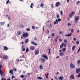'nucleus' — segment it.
Masks as SVG:
<instances>
[{
	"mask_svg": "<svg viewBox=\"0 0 80 80\" xmlns=\"http://www.w3.org/2000/svg\"><path fill=\"white\" fill-rule=\"evenodd\" d=\"M22 36L24 38H26V37H27L28 36V33L26 32L23 33L22 34Z\"/></svg>",
	"mask_w": 80,
	"mask_h": 80,
	"instance_id": "f257e3e1",
	"label": "nucleus"
},
{
	"mask_svg": "<svg viewBox=\"0 0 80 80\" xmlns=\"http://www.w3.org/2000/svg\"><path fill=\"white\" fill-rule=\"evenodd\" d=\"M60 2H57L55 4V7H58L60 5Z\"/></svg>",
	"mask_w": 80,
	"mask_h": 80,
	"instance_id": "f03ea898",
	"label": "nucleus"
},
{
	"mask_svg": "<svg viewBox=\"0 0 80 80\" xmlns=\"http://www.w3.org/2000/svg\"><path fill=\"white\" fill-rule=\"evenodd\" d=\"M42 57H43V58H44L45 59H46V60H48V56L45 54L42 55Z\"/></svg>",
	"mask_w": 80,
	"mask_h": 80,
	"instance_id": "7ed1b4c3",
	"label": "nucleus"
},
{
	"mask_svg": "<svg viewBox=\"0 0 80 80\" xmlns=\"http://www.w3.org/2000/svg\"><path fill=\"white\" fill-rule=\"evenodd\" d=\"M73 15H75V12H72L69 15V18H72Z\"/></svg>",
	"mask_w": 80,
	"mask_h": 80,
	"instance_id": "20e7f679",
	"label": "nucleus"
},
{
	"mask_svg": "<svg viewBox=\"0 0 80 80\" xmlns=\"http://www.w3.org/2000/svg\"><path fill=\"white\" fill-rule=\"evenodd\" d=\"M39 53V50H38V49H36L35 51L34 54L35 55H38Z\"/></svg>",
	"mask_w": 80,
	"mask_h": 80,
	"instance_id": "39448f33",
	"label": "nucleus"
},
{
	"mask_svg": "<svg viewBox=\"0 0 80 80\" xmlns=\"http://www.w3.org/2000/svg\"><path fill=\"white\" fill-rule=\"evenodd\" d=\"M75 66L72 64V62L70 64V67H71V68H75Z\"/></svg>",
	"mask_w": 80,
	"mask_h": 80,
	"instance_id": "423d86ee",
	"label": "nucleus"
},
{
	"mask_svg": "<svg viewBox=\"0 0 80 80\" xmlns=\"http://www.w3.org/2000/svg\"><path fill=\"white\" fill-rule=\"evenodd\" d=\"M0 74L1 76H4V73L3 71L2 70V69H0Z\"/></svg>",
	"mask_w": 80,
	"mask_h": 80,
	"instance_id": "0eeeda50",
	"label": "nucleus"
},
{
	"mask_svg": "<svg viewBox=\"0 0 80 80\" xmlns=\"http://www.w3.org/2000/svg\"><path fill=\"white\" fill-rule=\"evenodd\" d=\"M29 49L30 50H34L35 49V48L34 46H30Z\"/></svg>",
	"mask_w": 80,
	"mask_h": 80,
	"instance_id": "6e6552de",
	"label": "nucleus"
},
{
	"mask_svg": "<svg viewBox=\"0 0 80 80\" xmlns=\"http://www.w3.org/2000/svg\"><path fill=\"white\" fill-rule=\"evenodd\" d=\"M31 44H32V45H35L36 46L38 45V44L35 43V42H34L33 41H31Z\"/></svg>",
	"mask_w": 80,
	"mask_h": 80,
	"instance_id": "1a4fd4ad",
	"label": "nucleus"
},
{
	"mask_svg": "<svg viewBox=\"0 0 80 80\" xmlns=\"http://www.w3.org/2000/svg\"><path fill=\"white\" fill-rule=\"evenodd\" d=\"M8 57L7 55H4L3 56V58L4 59V60H7V59H8Z\"/></svg>",
	"mask_w": 80,
	"mask_h": 80,
	"instance_id": "9d476101",
	"label": "nucleus"
},
{
	"mask_svg": "<svg viewBox=\"0 0 80 80\" xmlns=\"http://www.w3.org/2000/svg\"><path fill=\"white\" fill-rule=\"evenodd\" d=\"M74 17L75 18V20H76V21H77V22L78 21V20H79V16H75Z\"/></svg>",
	"mask_w": 80,
	"mask_h": 80,
	"instance_id": "9b49d317",
	"label": "nucleus"
},
{
	"mask_svg": "<svg viewBox=\"0 0 80 80\" xmlns=\"http://www.w3.org/2000/svg\"><path fill=\"white\" fill-rule=\"evenodd\" d=\"M74 76L73 75V74H72L71 76H70V77H69V78H70V79H74Z\"/></svg>",
	"mask_w": 80,
	"mask_h": 80,
	"instance_id": "f8f14e48",
	"label": "nucleus"
},
{
	"mask_svg": "<svg viewBox=\"0 0 80 80\" xmlns=\"http://www.w3.org/2000/svg\"><path fill=\"white\" fill-rule=\"evenodd\" d=\"M76 73H79V72H80V68H78L76 70Z\"/></svg>",
	"mask_w": 80,
	"mask_h": 80,
	"instance_id": "ddd939ff",
	"label": "nucleus"
},
{
	"mask_svg": "<svg viewBox=\"0 0 80 80\" xmlns=\"http://www.w3.org/2000/svg\"><path fill=\"white\" fill-rule=\"evenodd\" d=\"M9 73L13 75V71L12 70H10L9 71Z\"/></svg>",
	"mask_w": 80,
	"mask_h": 80,
	"instance_id": "4468645a",
	"label": "nucleus"
},
{
	"mask_svg": "<svg viewBox=\"0 0 80 80\" xmlns=\"http://www.w3.org/2000/svg\"><path fill=\"white\" fill-rule=\"evenodd\" d=\"M75 48H76V46H75L74 45L72 47V51H73V52L74 51L75 49Z\"/></svg>",
	"mask_w": 80,
	"mask_h": 80,
	"instance_id": "2eb2a0df",
	"label": "nucleus"
},
{
	"mask_svg": "<svg viewBox=\"0 0 80 80\" xmlns=\"http://www.w3.org/2000/svg\"><path fill=\"white\" fill-rule=\"evenodd\" d=\"M58 79L59 80H63V76H61L58 78Z\"/></svg>",
	"mask_w": 80,
	"mask_h": 80,
	"instance_id": "dca6fc26",
	"label": "nucleus"
},
{
	"mask_svg": "<svg viewBox=\"0 0 80 80\" xmlns=\"http://www.w3.org/2000/svg\"><path fill=\"white\" fill-rule=\"evenodd\" d=\"M59 55L60 56H63V55H64V53H63V52H62L59 53Z\"/></svg>",
	"mask_w": 80,
	"mask_h": 80,
	"instance_id": "f3484780",
	"label": "nucleus"
},
{
	"mask_svg": "<svg viewBox=\"0 0 80 80\" xmlns=\"http://www.w3.org/2000/svg\"><path fill=\"white\" fill-rule=\"evenodd\" d=\"M17 34L18 35H20L21 34V32H20V31H18L17 32Z\"/></svg>",
	"mask_w": 80,
	"mask_h": 80,
	"instance_id": "a211bd4d",
	"label": "nucleus"
},
{
	"mask_svg": "<svg viewBox=\"0 0 80 80\" xmlns=\"http://www.w3.org/2000/svg\"><path fill=\"white\" fill-rule=\"evenodd\" d=\"M4 50H8V48L6 46H4Z\"/></svg>",
	"mask_w": 80,
	"mask_h": 80,
	"instance_id": "6ab92c4d",
	"label": "nucleus"
},
{
	"mask_svg": "<svg viewBox=\"0 0 80 80\" xmlns=\"http://www.w3.org/2000/svg\"><path fill=\"white\" fill-rule=\"evenodd\" d=\"M37 79L39 80H43V78L40 77H38Z\"/></svg>",
	"mask_w": 80,
	"mask_h": 80,
	"instance_id": "aec40b11",
	"label": "nucleus"
},
{
	"mask_svg": "<svg viewBox=\"0 0 80 80\" xmlns=\"http://www.w3.org/2000/svg\"><path fill=\"white\" fill-rule=\"evenodd\" d=\"M65 51H66V48H64L62 49V51L63 52H65Z\"/></svg>",
	"mask_w": 80,
	"mask_h": 80,
	"instance_id": "412c9836",
	"label": "nucleus"
},
{
	"mask_svg": "<svg viewBox=\"0 0 80 80\" xmlns=\"http://www.w3.org/2000/svg\"><path fill=\"white\" fill-rule=\"evenodd\" d=\"M40 6L42 8H43V6H44V4L42 3H41L40 4Z\"/></svg>",
	"mask_w": 80,
	"mask_h": 80,
	"instance_id": "4be33fe9",
	"label": "nucleus"
},
{
	"mask_svg": "<svg viewBox=\"0 0 80 80\" xmlns=\"http://www.w3.org/2000/svg\"><path fill=\"white\" fill-rule=\"evenodd\" d=\"M40 60H41L42 62H45V59L44 58H41V59H40Z\"/></svg>",
	"mask_w": 80,
	"mask_h": 80,
	"instance_id": "5701e85b",
	"label": "nucleus"
},
{
	"mask_svg": "<svg viewBox=\"0 0 80 80\" xmlns=\"http://www.w3.org/2000/svg\"><path fill=\"white\" fill-rule=\"evenodd\" d=\"M1 26H2V25H3L4 24H5V22H1L0 23Z\"/></svg>",
	"mask_w": 80,
	"mask_h": 80,
	"instance_id": "b1692460",
	"label": "nucleus"
},
{
	"mask_svg": "<svg viewBox=\"0 0 80 80\" xmlns=\"http://www.w3.org/2000/svg\"><path fill=\"white\" fill-rule=\"evenodd\" d=\"M63 43H62L61 45L60 46V48H62L63 47Z\"/></svg>",
	"mask_w": 80,
	"mask_h": 80,
	"instance_id": "393cba45",
	"label": "nucleus"
},
{
	"mask_svg": "<svg viewBox=\"0 0 80 80\" xmlns=\"http://www.w3.org/2000/svg\"><path fill=\"white\" fill-rule=\"evenodd\" d=\"M28 42V39H26L25 40V43H27Z\"/></svg>",
	"mask_w": 80,
	"mask_h": 80,
	"instance_id": "a878e982",
	"label": "nucleus"
},
{
	"mask_svg": "<svg viewBox=\"0 0 80 80\" xmlns=\"http://www.w3.org/2000/svg\"><path fill=\"white\" fill-rule=\"evenodd\" d=\"M39 68H40V69H41V70H42V69H43L42 66L40 65V66L39 67Z\"/></svg>",
	"mask_w": 80,
	"mask_h": 80,
	"instance_id": "bb28decb",
	"label": "nucleus"
},
{
	"mask_svg": "<svg viewBox=\"0 0 80 80\" xmlns=\"http://www.w3.org/2000/svg\"><path fill=\"white\" fill-rule=\"evenodd\" d=\"M24 27L22 24H20V28H23Z\"/></svg>",
	"mask_w": 80,
	"mask_h": 80,
	"instance_id": "cd10ccee",
	"label": "nucleus"
},
{
	"mask_svg": "<svg viewBox=\"0 0 80 80\" xmlns=\"http://www.w3.org/2000/svg\"><path fill=\"white\" fill-rule=\"evenodd\" d=\"M48 75H49V73H47L46 77V78H48Z\"/></svg>",
	"mask_w": 80,
	"mask_h": 80,
	"instance_id": "c85d7f7f",
	"label": "nucleus"
},
{
	"mask_svg": "<svg viewBox=\"0 0 80 80\" xmlns=\"http://www.w3.org/2000/svg\"><path fill=\"white\" fill-rule=\"evenodd\" d=\"M13 78H15V77L13 75L12 76V80H13Z\"/></svg>",
	"mask_w": 80,
	"mask_h": 80,
	"instance_id": "c756f323",
	"label": "nucleus"
},
{
	"mask_svg": "<svg viewBox=\"0 0 80 80\" xmlns=\"http://www.w3.org/2000/svg\"><path fill=\"white\" fill-rule=\"evenodd\" d=\"M63 46H64V47H67V44L63 43Z\"/></svg>",
	"mask_w": 80,
	"mask_h": 80,
	"instance_id": "7c9ffc66",
	"label": "nucleus"
},
{
	"mask_svg": "<svg viewBox=\"0 0 80 80\" xmlns=\"http://www.w3.org/2000/svg\"><path fill=\"white\" fill-rule=\"evenodd\" d=\"M80 3V1H78L76 3V5H78V4H79V3Z\"/></svg>",
	"mask_w": 80,
	"mask_h": 80,
	"instance_id": "2f4dec72",
	"label": "nucleus"
},
{
	"mask_svg": "<svg viewBox=\"0 0 80 80\" xmlns=\"http://www.w3.org/2000/svg\"><path fill=\"white\" fill-rule=\"evenodd\" d=\"M77 63H78V65H80V60H79L78 61Z\"/></svg>",
	"mask_w": 80,
	"mask_h": 80,
	"instance_id": "473e14b6",
	"label": "nucleus"
},
{
	"mask_svg": "<svg viewBox=\"0 0 80 80\" xmlns=\"http://www.w3.org/2000/svg\"><path fill=\"white\" fill-rule=\"evenodd\" d=\"M26 52H28V51H29V50H28V48H27L26 49Z\"/></svg>",
	"mask_w": 80,
	"mask_h": 80,
	"instance_id": "72a5a7b5",
	"label": "nucleus"
},
{
	"mask_svg": "<svg viewBox=\"0 0 80 80\" xmlns=\"http://www.w3.org/2000/svg\"><path fill=\"white\" fill-rule=\"evenodd\" d=\"M51 35H52V37H55V34H54V33H52L51 34Z\"/></svg>",
	"mask_w": 80,
	"mask_h": 80,
	"instance_id": "f704fd0d",
	"label": "nucleus"
},
{
	"mask_svg": "<svg viewBox=\"0 0 80 80\" xmlns=\"http://www.w3.org/2000/svg\"><path fill=\"white\" fill-rule=\"evenodd\" d=\"M64 42L65 43H67V41L66 39H64Z\"/></svg>",
	"mask_w": 80,
	"mask_h": 80,
	"instance_id": "c9c22d12",
	"label": "nucleus"
},
{
	"mask_svg": "<svg viewBox=\"0 0 80 80\" xmlns=\"http://www.w3.org/2000/svg\"><path fill=\"white\" fill-rule=\"evenodd\" d=\"M72 33H70L68 34V36L69 37H70V36L72 35Z\"/></svg>",
	"mask_w": 80,
	"mask_h": 80,
	"instance_id": "e433bc0d",
	"label": "nucleus"
},
{
	"mask_svg": "<svg viewBox=\"0 0 80 80\" xmlns=\"http://www.w3.org/2000/svg\"><path fill=\"white\" fill-rule=\"evenodd\" d=\"M20 77L21 78H23L24 77V75H22Z\"/></svg>",
	"mask_w": 80,
	"mask_h": 80,
	"instance_id": "4c0bfd02",
	"label": "nucleus"
},
{
	"mask_svg": "<svg viewBox=\"0 0 80 80\" xmlns=\"http://www.w3.org/2000/svg\"><path fill=\"white\" fill-rule=\"evenodd\" d=\"M50 50H51V48H50L49 50V52H48V53H49V54H50Z\"/></svg>",
	"mask_w": 80,
	"mask_h": 80,
	"instance_id": "58836bf2",
	"label": "nucleus"
},
{
	"mask_svg": "<svg viewBox=\"0 0 80 80\" xmlns=\"http://www.w3.org/2000/svg\"><path fill=\"white\" fill-rule=\"evenodd\" d=\"M32 29H33V30H34V29H35V27L34 26H32Z\"/></svg>",
	"mask_w": 80,
	"mask_h": 80,
	"instance_id": "ea45409f",
	"label": "nucleus"
},
{
	"mask_svg": "<svg viewBox=\"0 0 80 80\" xmlns=\"http://www.w3.org/2000/svg\"><path fill=\"white\" fill-rule=\"evenodd\" d=\"M22 57H23V58H27V57H25V56H24V55H22Z\"/></svg>",
	"mask_w": 80,
	"mask_h": 80,
	"instance_id": "a19ab883",
	"label": "nucleus"
},
{
	"mask_svg": "<svg viewBox=\"0 0 80 80\" xmlns=\"http://www.w3.org/2000/svg\"><path fill=\"white\" fill-rule=\"evenodd\" d=\"M27 31H30V29L29 28H28L26 29Z\"/></svg>",
	"mask_w": 80,
	"mask_h": 80,
	"instance_id": "79ce46f5",
	"label": "nucleus"
},
{
	"mask_svg": "<svg viewBox=\"0 0 80 80\" xmlns=\"http://www.w3.org/2000/svg\"><path fill=\"white\" fill-rule=\"evenodd\" d=\"M68 26H71V25H72V24L70 23H68Z\"/></svg>",
	"mask_w": 80,
	"mask_h": 80,
	"instance_id": "37998d69",
	"label": "nucleus"
},
{
	"mask_svg": "<svg viewBox=\"0 0 80 80\" xmlns=\"http://www.w3.org/2000/svg\"><path fill=\"white\" fill-rule=\"evenodd\" d=\"M1 80H7L5 78H1Z\"/></svg>",
	"mask_w": 80,
	"mask_h": 80,
	"instance_id": "c03bdc74",
	"label": "nucleus"
},
{
	"mask_svg": "<svg viewBox=\"0 0 80 80\" xmlns=\"http://www.w3.org/2000/svg\"><path fill=\"white\" fill-rule=\"evenodd\" d=\"M25 50V48H23L22 49V51H23V52H24Z\"/></svg>",
	"mask_w": 80,
	"mask_h": 80,
	"instance_id": "a18cd8bd",
	"label": "nucleus"
},
{
	"mask_svg": "<svg viewBox=\"0 0 80 80\" xmlns=\"http://www.w3.org/2000/svg\"><path fill=\"white\" fill-rule=\"evenodd\" d=\"M3 67V66H2V65H0V69H2L1 68H2Z\"/></svg>",
	"mask_w": 80,
	"mask_h": 80,
	"instance_id": "49530a36",
	"label": "nucleus"
},
{
	"mask_svg": "<svg viewBox=\"0 0 80 80\" xmlns=\"http://www.w3.org/2000/svg\"><path fill=\"white\" fill-rule=\"evenodd\" d=\"M61 14L62 15H63V11H61Z\"/></svg>",
	"mask_w": 80,
	"mask_h": 80,
	"instance_id": "de8ad7c7",
	"label": "nucleus"
},
{
	"mask_svg": "<svg viewBox=\"0 0 80 80\" xmlns=\"http://www.w3.org/2000/svg\"><path fill=\"white\" fill-rule=\"evenodd\" d=\"M76 43L77 45H78V44H79V42H78V41H77Z\"/></svg>",
	"mask_w": 80,
	"mask_h": 80,
	"instance_id": "09e8293b",
	"label": "nucleus"
},
{
	"mask_svg": "<svg viewBox=\"0 0 80 80\" xmlns=\"http://www.w3.org/2000/svg\"><path fill=\"white\" fill-rule=\"evenodd\" d=\"M57 18H59V15H57Z\"/></svg>",
	"mask_w": 80,
	"mask_h": 80,
	"instance_id": "8fccbe9b",
	"label": "nucleus"
},
{
	"mask_svg": "<svg viewBox=\"0 0 80 80\" xmlns=\"http://www.w3.org/2000/svg\"><path fill=\"white\" fill-rule=\"evenodd\" d=\"M68 56H67L66 57V60H68Z\"/></svg>",
	"mask_w": 80,
	"mask_h": 80,
	"instance_id": "3c124183",
	"label": "nucleus"
},
{
	"mask_svg": "<svg viewBox=\"0 0 80 80\" xmlns=\"http://www.w3.org/2000/svg\"><path fill=\"white\" fill-rule=\"evenodd\" d=\"M80 51V47L79 48V49L78 50L77 53H79V52Z\"/></svg>",
	"mask_w": 80,
	"mask_h": 80,
	"instance_id": "603ef678",
	"label": "nucleus"
},
{
	"mask_svg": "<svg viewBox=\"0 0 80 80\" xmlns=\"http://www.w3.org/2000/svg\"><path fill=\"white\" fill-rule=\"evenodd\" d=\"M58 22H60V21H61V19H60V18H58Z\"/></svg>",
	"mask_w": 80,
	"mask_h": 80,
	"instance_id": "864d4df0",
	"label": "nucleus"
},
{
	"mask_svg": "<svg viewBox=\"0 0 80 80\" xmlns=\"http://www.w3.org/2000/svg\"><path fill=\"white\" fill-rule=\"evenodd\" d=\"M53 23H54V25H56V24H57V22H56L54 21V22H53Z\"/></svg>",
	"mask_w": 80,
	"mask_h": 80,
	"instance_id": "5fc2aeb1",
	"label": "nucleus"
},
{
	"mask_svg": "<svg viewBox=\"0 0 80 80\" xmlns=\"http://www.w3.org/2000/svg\"><path fill=\"white\" fill-rule=\"evenodd\" d=\"M78 77H80V73H79L78 75Z\"/></svg>",
	"mask_w": 80,
	"mask_h": 80,
	"instance_id": "6e6d98bb",
	"label": "nucleus"
},
{
	"mask_svg": "<svg viewBox=\"0 0 80 80\" xmlns=\"http://www.w3.org/2000/svg\"><path fill=\"white\" fill-rule=\"evenodd\" d=\"M8 2H9V0H8L6 2V4H8Z\"/></svg>",
	"mask_w": 80,
	"mask_h": 80,
	"instance_id": "4d7b16f0",
	"label": "nucleus"
},
{
	"mask_svg": "<svg viewBox=\"0 0 80 80\" xmlns=\"http://www.w3.org/2000/svg\"><path fill=\"white\" fill-rule=\"evenodd\" d=\"M13 70L14 71H15V72H16L17 71V69L15 68H14Z\"/></svg>",
	"mask_w": 80,
	"mask_h": 80,
	"instance_id": "13d9d810",
	"label": "nucleus"
},
{
	"mask_svg": "<svg viewBox=\"0 0 80 80\" xmlns=\"http://www.w3.org/2000/svg\"><path fill=\"white\" fill-rule=\"evenodd\" d=\"M34 40H37V38H34Z\"/></svg>",
	"mask_w": 80,
	"mask_h": 80,
	"instance_id": "bf43d9fd",
	"label": "nucleus"
},
{
	"mask_svg": "<svg viewBox=\"0 0 80 80\" xmlns=\"http://www.w3.org/2000/svg\"><path fill=\"white\" fill-rule=\"evenodd\" d=\"M51 7L52 8H53V4H51Z\"/></svg>",
	"mask_w": 80,
	"mask_h": 80,
	"instance_id": "052dcab7",
	"label": "nucleus"
},
{
	"mask_svg": "<svg viewBox=\"0 0 80 80\" xmlns=\"http://www.w3.org/2000/svg\"><path fill=\"white\" fill-rule=\"evenodd\" d=\"M19 61H20V62H21V61H23V59H20L19 60Z\"/></svg>",
	"mask_w": 80,
	"mask_h": 80,
	"instance_id": "680f3d73",
	"label": "nucleus"
},
{
	"mask_svg": "<svg viewBox=\"0 0 80 80\" xmlns=\"http://www.w3.org/2000/svg\"><path fill=\"white\" fill-rule=\"evenodd\" d=\"M73 32V29H71V32L72 33Z\"/></svg>",
	"mask_w": 80,
	"mask_h": 80,
	"instance_id": "e2e57ef3",
	"label": "nucleus"
},
{
	"mask_svg": "<svg viewBox=\"0 0 80 80\" xmlns=\"http://www.w3.org/2000/svg\"><path fill=\"white\" fill-rule=\"evenodd\" d=\"M47 32L48 33H49V30H47Z\"/></svg>",
	"mask_w": 80,
	"mask_h": 80,
	"instance_id": "0e129e2a",
	"label": "nucleus"
},
{
	"mask_svg": "<svg viewBox=\"0 0 80 80\" xmlns=\"http://www.w3.org/2000/svg\"><path fill=\"white\" fill-rule=\"evenodd\" d=\"M56 22L57 23H58V20L56 19Z\"/></svg>",
	"mask_w": 80,
	"mask_h": 80,
	"instance_id": "69168bd1",
	"label": "nucleus"
},
{
	"mask_svg": "<svg viewBox=\"0 0 80 80\" xmlns=\"http://www.w3.org/2000/svg\"><path fill=\"white\" fill-rule=\"evenodd\" d=\"M26 72V71H23L22 72V73H25Z\"/></svg>",
	"mask_w": 80,
	"mask_h": 80,
	"instance_id": "338daca9",
	"label": "nucleus"
},
{
	"mask_svg": "<svg viewBox=\"0 0 80 80\" xmlns=\"http://www.w3.org/2000/svg\"><path fill=\"white\" fill-rule=\"evenodd\" d=\"M73 40H75H75H76V38H73Z\"/></svg>",
	"mask_w": 80,
	"mask_h": 80,
	"instance_id": "774afa93",
	"label": "nucleus"
}]
</instances>
